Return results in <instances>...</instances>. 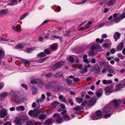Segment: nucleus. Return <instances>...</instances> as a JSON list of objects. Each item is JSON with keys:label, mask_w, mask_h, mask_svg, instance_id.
Returning <instances> with one entry per match:
<instances>
[{"label": "nucleus", "mask_w": 125, "mask_h": 125, "mask_svg": "<svg viewBox=\"0 0 125 125\" xmlns=\"http://www.w3.org/2000/svg\"><path fill=\"white\" fill-rule=\"evenodd\" d=\"M4 52L2 50L0 49V58L1 59L2 58V56L4 54Z\"/></svg>", "instance_id": "a18cd8bd"}, {"label": "nucleus", "mask_w": 125, "mask_h": 125, "mask_svg": "<svg viewBox=\"0 0 125 125\" xmlns=\"http://www.w3.org/2000/svg\"><path fill=\"white\" fill-rule=\"evenodd\" d=\"M105 25L106 26H108L111 25L113 24L112 21H106L105 22Z\"/></svg>", "instance_id": "58836bf2"}, {"label": "nucleus", "mask_w": 125, "mask_h": 125, "mask_svg": "<svg viewBox=\"0 0 125 125\" xmlns=\"http://www.w3.org/2000/svg\"><path fill=\"white\" fill-rule=\"evenodd\" d=\"M14 123L17 125H21L23 123V121L19 118H17L15 119Z\"/></svg>", "instance_id": "39448f33"}, {"label": "nucleus", "mask_w": 125, "mask_h": 125, "mask_svg": "<svg viewBox=\"0 0 125 125\" xmlns=\"http://www.w3.org/2000/svg\"><path fill=\"white\" fill-rule=\"evenodd\" d=\"M49 58V57L47 56L44 58H41L36 60V62L39 63H41L47 61Z\"/></svg>", "instance_id": "0eeeda50"}, {"label": "nucleus", "mask_w": 125, "mask_h": 125, "mask_svg": "<svg viewBox=\"0 0 125 125\" xmlns=\"http://www.w3.org/2000/svg\"><path fill=\"white\" fill-rule=\"evenodd\" d=\"M91 46V50H96L97 51L100 52L102 50L101 48L98 44H97L95 43H92L89 45Z\"/></svg>", "instance_id": "f03ea898"}, {"label": "nucleus", "mask_w": 125, "mask_h": 125, "mask_svg": "<svg viewBox=\"0 0 125 125\" xmlns=\"http://www.w3.org/2000/svg\"><path fill=\"white\" fill-rule=\"evenodd\" d=\"M67 84L69 85H71L72 82V81L71 80L69 79H67L66 80Z\"/></svg>", "instance_id": "09e8293b"}, {"label": "nucleus", "mask_w": 125, "mask_h": 125, "mask_svg": "<svg viewBox=\"0 0 125 125\" xmlns=\"http://www.w3.org/2000/svg\"><path fill=\"white\" fill-rule=\"evenodd\" d=\"M33 50V49L32 48H27L26 49V51L27 52L29 53L31 52Z\"/></svg>", "instance_id": "6e6d98bb"}, {"label": "nucleus", "mask_w": 125, "mask_h": 125, "mask_svg": "<svg viewBox=\"0 0 125 125\" xmlns=\"http://www.w3.org/2000/svg\"><path fill=\"white\" fill-rule=\"evenodd\" d=\"M104 2V0H101L98 3L100 5H102Z\"/></svg>", "instance_id": "69168bd1"}, {"label": "nucleus", "mask_w": 125, "mask_h": 125, "mask_svg": "<svg viewBox=\"0 0 125 125\" xmlns=\"http://www.w3.org/2000/svg\"><path fill=\"white\" fill-rule=\"evenodd\" d=\"M45 53L47 54H49L50 53V51L48 49H47L44 50Z\"/></svg>", "instance_id": "5fc2aeb1"}, {"label": "nucleus", "mask_w": 125, "mask_h": 125, "mask_svg": "<svg viewBox=\"0 0 125 125\" xmlns=\"http://www.w3.org/2000/svg\"><path fill=\"white\" fill-rule=\"evenodd\" d=\"M117 56L118 57H119L121 59H123L125 58V56L122 55L121 53L118 54Z\"/></svg>", "instance_id": "de8ad7c7"}, {"label": "nucleus", "mask_w": 125, "mask_h": 125, "mask_svg": "<svg viewBox=\"0 0 125 125\" xmlns=\"http://www.w3.org/2000/svg\"><path fill=\"white\" fill-rule=\"evenodd\" d=\"M122 87L121 84H117L115 86V91H118L121 89Z\"/></svg>", "instance_id": "a878e982"}, {"label": "nucleus", "mask_w": 125, "mask_h": 125, "mask_svg": "<svg viewBox=\"0 0 125 125\" xmlns=\"http://www.w3.org/2000/svg\"><path fill=\"white\" fill-rule=\"evenodd\" d=\"M123 46H124L123 43H121L118 45L117 46L116 48L117 50L118 51H121L123 48Z\"/></svg>", "instance_id": "2eb2a0df"}, {"label": "nucleus", "mask_w": 125, "mask_h": 125, "mask_svg": "<svg viewBox=\"0 0 125 125\" xmlns=\"http://www.w3.org/2000/svg\"><path fill=\"white\" fill-rule=\"evenodd\" d=\"M59 99L62 101L64 102V103H67V101H66L65 98L62 95H60L59 96Z\"/></svg>", "instance_id": "cd10ccee"}, {"label": "nucleus", "mask_w": 125, "mask_h": 125, "mask_svg": "<svg viewBox=\"0 0 125 125\" xmlns=\"http://www.w3.org/2000/svg\"><path fill=\"white\" fill-rule=\"evenodd\" d=\"M106 63V62L104 60H100L99 62V64L101 66L103 65H104Z\"/></svg>", "instance_id": "37998d69"}, {"label": "nucleus", "mask_w": 125, "mask_h": 125, "mask_svg": "<svg viewBox=\"0 0 125 125\" xmlns=\"http://www.w3.org/2000/svg\"><path fill=\"white\" fill-rule=\"evenodd\" d=\"M57 45L56 44H52L51 46V49L53 50H54L57 49Z\"/></svg>", "instance_id": "c85d7f7f"}, {"label": "nucleus", "mask_w": 125, "mask_h": 125, "mask_svg": "<svg viewBox=\"0 0 125 125\" xmlns=\"http://www.w3.org/2000/svg\"><path fill=\"white\" fill-rule=\"evenodd\" d=\"M112 88L107 87L105 89V92L107 95L110 94L112 92Z\"/></svg>", "instance_id": "423d86ee"}, {"label": "nucleus", "mask_w": 125, "mask_h": 125, "mask_svg": "<svg viewBox=\"0 0 125 125\" xmlns=\"http://www.w3.org/2000/svg\"><path fill=\"white\" fill-rule=\"evenodd\" d=\"M28 118V117L24 115L23 116L22 118V119L24 120H25L27 119Z\"/></svg>", "instance_id": "0e129e2a"}, {"label": "nucleus", "mask_w": 125, "mask_h": 125, "mask_svg": "<svg viewBox=\"0 0 125 125\" xmlns=\"http://www.w3.org/2000/svg\"><path fill=\"white\" fill-rule=\"evenodd\" d=\"M9 94L7 92H3L0 94V97L2 98L6 97Z\"/></svg>", "instance_id": "412c9836"}, {"label": "nucleus", "mask_w": 125, "mask_h": 125, "mask_svg": "<svg viewBox=\"0 0 125 125\" xmlns=\"http://www.w3.org/2000/svg\"><path fill=\"white\" fill-rule=\"evenodd\" d=\"M64 63L65 62H59L55 64L54 65V66L55 68H57L62 66Z\"/></svg>", "instance_id": "9d476101"}, {"label": "nucleus", "mask_w": 125, "mask_h": 125, "mask_svg": "<svg viewBox=\"0 0 125 125\" xmlns=\"http://www.w3.org/2000/svg\"><path fill=\"white\" fill-rule=\"evenodd\" d=\"M43 100L41 98H40L39 99H38L37 101V102L38 103H40L41 102H42Z\"/></svg>", "instance_id": "680f3d73"}, {"label": "nucleus", "mask_w": 125, "mask_h": 125, "mask_svg": "<svg viewBox=\"0 0 125 125\" xmlns=\"http://www.w3.org/2000/svg\"><path fill=\"white\" fill-rule=\"evenodd\" d=\"M61 88V86L60 85H56L53 87L52 90L54 91H58L60 90Z\"/></svg>", "instance_id": "4468645a"}, {"label": "nucleus", "mask_w": 125, "mask_h": 125, "mask_svg": "<svg viewBox=\"0 0 125 125\" xmlns=\"http://www.w3.org/2000/svg\"><path fill=\"white\" fill-rule=\"evenodd\" d=\"M96 95L98 97H100L102 94V90H99L97 91L96 93Z\"/></svg>", "instance_id": "393cba45"}, {"label": "nucleus", "mask_w": 125, "mask_h": 125, "mask_svg": "<svg viewBox=\"0 0 125 125\" xmlns=\"http://www.w3.org/2000/svg\"><path fill=\"white\" fill-rule=\"evenodd\" d=\"M7 114L6 111L4 109L1 110L0 113V117L1 118L4 117Z\"/></svg>", "instance_id": "6e6552de"}, {"label": "nucleus", "mask_w": 125, "mask_h": 125, "mask_svg": "<svg viewBox=\"0 0 125 125\" xmlns=\"http://www.w3.org/2000/svg\"><path fill=\"white\" fill-rule=\"evenodd\" d=\"M112 83L111 80H103V83L104 84H111Z\"/></svg>", "instance_id": "aec40b11"}, {"label": "nucleus", "mask_w": 125, "mask_h": 125, "mask_svg": "<svg viewBox=\"0 0 125 125\" xmlns=\"http://www.w3.org/2000/svg\"><path fill=\"white\" fill-rule=\"evenodd\" d=\"M63 118L64 120L66 121L69 120L70 119V118L67 115H63Z\"/></svg>", "instance_id": "473e14b6"}, {"label": "nucleus", "mask_w": 125, "mask_h": 125, "mask_svg": "<svg viewBox=\"0 0 125 125\" xmlns=\"http://www.w3.org/2000/svg\"><path fill=\"white\" fill-rule=\"evenodd\" d=\"M17 0H11V2L7 4L8 6H13L16 5L18 4Z\"/></svg>", "instance_id": "ddd939ff"}, {"label": "nucleus", "mask_w": 125, "mask_h": 125, "mask_svg": "<svg viewBox=\"0 0 125 125\" xmlns=\"http://www.w3.org/2000/svg\"><path fill=\"white\" fill-rule=\"evenodd\" d=\"M52 83L50 82L46 85L45 87L47 89H49L52 87Z\"/></svg>", "instance_id": "c9c22d12"}, {"label": "nucleus", "mask_w": 125, "mask_h": 125, "mask_svg": "<svg viewBox=\"0 0 125 125\" xmlns=\"http://www.w3.org/2000/svg\"><path fill=\"white\" fill-rule=\"evenodd\" d=\"M62 76V73L61 72L59 73L56 74L55 75V76L57 77H59Z\"/></svg>", "instance_id": "8fccbe9b"}, {"label": "nucleus", "mask_w": 125, "mask_h": 125, "mask_svg": "<svg viewBox=\"0 0 125 125\" xmlns=\"http://www.w3.org/2000/svg\"><path fill=\"white\" fill-rule=\"evenodd\" d=\"M120 100H114L110 103L107 104L104 107L102 110V112L104 113H106L110 112L111 108L113 107H117L118 105L122 103Z\"/></svg>", "instance_id": "f257e3e1"}, {"label": "nucleus", "mask_w": 125, "mask_h": 125, "mask_svg": "<svg viewBox=\"0 0 125 125\" xmlns=\"http://www.w3.org/2000/svg\"><path fill=\"white\" fill-rule=\"evenodd\" d=\"M51 38H50V39L51 40H53V39H52V38H54L55 39H59L60 40H62V38L61 37L56 35H53L51 36Z\"/></svg>", "instance_id": "c756f323"}, {"label": "nucleus", "mask_w": 125, "mask_h": 125, "mask_svg": "<svg viewBox=\"0 0 125 125\" xmlns=\"http://www.w3.org/2000/svg\"><path fill=\"white\" fill-rule=\"evenodd\" d=\"M107 68V71L109 73H113L114 72V69L111 66H108L106 67Z\"/></svg>", "instance_id": "f3484780"}, {"label": "nucleus", "mask_w": 125, "mask_h": 125, "mask_svg": "<svg viewBox=\"0 0 125 125\" xmlns=\"http://www.w3.org/2000/svg\"><path fill=\"white\" fill-rule=\"evenodd\" d=\"M27 125H33L34 121L33 122L30 121H28L26 122Z\"/></svg>", "instance_id": "c03bdc74"}, {"label": "nucleus", "mask_w": 125, "mask_h": 125, "mask_svg": "<svg viewBox=\"0 0 125 125\" xmlns=\"http://www.w3.org/2000/svg\"><path fill=\"white\" fill-rule=\"evenodd\" d=\"M8 13V10L7 9H3L0 10V16L6 15Z\"/></svg>", "instance_id": "f8f14e48"}, {"label": "nucleus", "mask_w": 125, "mask_h": 125, "mask_svg": "<svg viewBox=\"0 0 125 125\" xmlns=\"http://www.w3.org/2000/svg\"><path fill=\"white\" fill-rule=\"evenodd\" d=\"M46 55V54L44 52H41L39 53L37 55L38 57H43Z\"/></svg>", "instance_id": "4be33fe9"}, {"label": "nucleus", "mask_w": 125, "mask_h": 125, "mask_svg": "<svg viewBox=\"0 0 125 125\" xmlns=\"http://www.w3.org/2000/svg\"><path fill=\"white\" fill-rule=\"evenodd\" d=\"M91 65L90 64H88L87 65H85L84 66V68L87 69V68L91 67Z\"/></svg>", "instance_id": "bf43d9fd"}, {"label": "nucleus", "mask_w": 125, "mask_h": 125, "mask_svg": "<svg viewBox=\"0 0 125 125\" xmlns=\"http://www.w3.org/2000/svg\"><path fill=\"white\" fill-rule=\"evenodd\" d=\"M60 104L59 102L55 101H54L52 104V106L56 107L58 106L59 105H60Z\"/></svg>", "instance_id": "5701e85b"}, {"label": "nucleus", "mask_w": 125, "mask_h": 125, "mask_svg": "<svg viewBox=\"0 0 125 125\" xmlns=\"http://www.w3.org/2000/svg\"><path fill=\"white\" fill-rule=\"evenodd\" d=\"M45 123L46 125H50L53 124V122L52 120L48 119L45 121Z\"/></svg>", "instance_id": "a211bd4d"}, {"label": "nucleus", "mask_w": 125, "mask_h": 125, "mask_svg": "<svg viewBox=\"0 0 125 125\" xmlns=\"http://www.w3.org/2000/svg\"><path fill=\"white\" fill-rule=\"evenodd\" d=\"M0 40L2 41L7 42H13L12 41L9 40L8 39H5L3 38H0Z\"/></svg>", "instance_id": "e433bc0d"}, {"label": "nucleus", "mask_w": 125, "mask_h": 125, "mask_svg": "<svg viewBox=\"0 0 125 125\" xmlns=\"http://www.w3.org/2000/svg\"><path fill=\"white\" fill-rule=\"evenodd\" d=\"M96 115L98 117H97L95 115L93 116L92 118V119L93 120H96L99 119V117H101L102 115V113L99 110L97 111L96 113Z\"/></svg>", "instance_id": "7ed1b4c3"}, {"label": "nucleus", "mask_w": 125, "mask_h": 125, "mask_svg": "<svg viewBox=\"0 0 125 125\" xmlns=\"http://www.w3.org/2000/svg\"><path fill=\"white\" fill-rule=\"evenodd\" d=\"M4 125H11V123L9 122H7L4 123Z\"/></svg>", "instance_id": "774afa93"}, {"label": "nucleus", "mask_w": 125, "mask_h": 125, "mask_svg": "<svg viewBox=\"0 0 125 125\" xmlns=\"http://www.w3.org/2000/svg\"><path fill=\"white\" fill-rule=\"evenodd\" d=\"M69 61L71 63L73 62L74 61V59L72 56H70L69 57Z\"/></svg>", "instance_id": "3c124183"}, {"label": "nucleus", "mask_w": 125, "mask_h": 125, "mask_svg": "<svg viewBox=\"0 0 125 125\" xmlns=\"http://www.w3.org/2000/svg\"><path fill=\"white\" fill-rule=\"evenodd\" d=\"M40 80L39 79H36L35 80H32L31 81V83L32 84H35L37 83H41L40 82Z\"/></svg>", "instance_id": "bb28decb"}, {"label": "nucleus", "mask_w": 125, "mask_h": 125, "mask_svg": "<svg viewBox=\"0 0 125 125\" xmlns=\"http://www.w3.org/2000/svg\"><path fill=\"white\" fill-rule=\"evenodd\" d=\"M94 51L95 50H92V51L89 52L88 53L89 55V56L94 55L95 54Z\"/></svg>", "instance_id": "79ce46f5"}, {"label": "nucleus", "mask_w": 125, "mask_h": 125, "mask_svg": "<svg viewBox=\"0 0 125 125\" xmlns=\"http://www.w3.org/2000/svg\"><path fill=\"white\" fill-rule=\"evenodd\" d=\"M12 29L14 30L17 31H19L21 30V27L19 25H15L12 26Z\"/></svg>", "instance_id": "1a4fd4ad"}, {"label": "nucleus", "mask_w": 125, "mask_h": 125, "mask_svg": "<svg viewBox=\"0 0 125 125\" xmlns=\"http://www.w3.org/2000/svg\"><path fill=\"white\" fill-rule=\"evenodd\" d=\"M95 102V101L93 99L91 100L89 102V104L91 105H93Z\"/></svg>", "instance_id": "603ef678"}, {"label": "nucleus", "mask_w": 125, "mask_h": 125, "mask_svg": "<svg viewBox=\"0 0 125 125\" xmlns=\"http://www.w3.org/2000/svg\"><path fill=\"white\" fill-rule=\"evenodd\" d=\"M83 107L81 106H77L75 107H74L73 109L74 110L77 112L80 111V110L83 109ZM79 113H80V111H79Z\"/></svg>", "instance_id": "6ab92c4d"}, {"label": "nucleus", "mask_w": 125, "mask_h": 125, "mask_svg": "<svg viewBox=\"0 0 125 125\" xmlns=\"http://www.w3.org/2000/svg\"><path fill=\"white\" fill-rule=\"evenodd\" d=\"M83 98H80L79 97H77L76 98V101L78 103H80L83 101Z\"/></svg>", "instance_id": "7c9ffc66"}, {"label": "nucleus", "mask_w": 125, "mask_h": 125, "mask_svg": "<svg viewBox=\"0 0 125 125\" xmlns=\"http://www.w3.org/2000/svg\"><path fill=\"white\" fill-rule=\"evenodd\" d=\"M87 69L85 68L84 67V68H83L82 70H81V73L83 74H84L85 73H87Z\"/></svg>", "instance_id": "4c0bfd02"}, {"label": "nucleus", "mask_w": 125, "mask_h": 125, "mask_svg": "<svg viewBox=\"0 0 125 125\" xmlns=\"http://www.w3.org/2000/svg\"><path fill=\"white\" fill-rule=\"evenodd\" d=\"M111 115V114H108L104 115V117L105 118H108L110 117Z\"/></svg>", "instance_id": "052dcab7"}, {"label": "nucleus", "mask_w": 125, "mask_h": 125, "mask_svg": "<svg viewBox=\"0 0 125 125\" xmlns=\"http://www.w3.org/2000/svg\"><path fill=\"white\" fill-rule=\"evenodd\" d=\"M122 19L119 17H117L114 19L113 21L115 23H116L118 22Z\"/></svg>", "instance_id": "72a5a7b5"}, {"label": "nucleus", "mask_w": 125, "mask_h": 125, "mask_svg": "<svg viewBox=\"0 0 125 125\" xmlns=\"http://www.w3.org/2000/svg\"><path fill=\"white\" fill-rule=\"evenodd\" d=\"M73 80L74 81L78 82L80 81V79L78 77L74 78V77L73 79Z\"/></svg>", "instance_id": "4d7b16f0"}, {"label": "nucleus", "mask_w": 125, "mask_h": 125, "mask_svg": "<svg viewBox=\"0 0 125 125\" xmlns=\"http://www.w3.org/2000/svg\"><path fill=\"white\" fill-rule=\"evenodd\" d=\"M116 0H107L105 3V5L108 6H113L115 4Z\"/></svg>", "instance_id": "20e7f679"}, {"label": "nucleus", "mask_w": 125, "mask_h": 125, "mask_svg": "<svg viewBox=\"0 0 125 125\" xmlns=\"http://www.w3.org/2000/svg\"><path fill=\"white\" fill-rule=\"evenodd\" d=\"M28 14V13H26L24 14V15L21 16L20 18V20H21L23 19H24V18H25L26 16Z\"/></svg>", "instance_id": "49530a36"}, {"label": "nucleus", "mask_w": 125, "mask_h": 125, "mask_svg": "<svg viewBox=\"0 0 125 125\" xmlns=\"http://www.w3.org/2000/svg\"><path fill=\"white\" fill-rule=\"evenodd\" d=\"M43 37H42L41 36H39L38 38L40 42L43 41Z\"/></svg>", "instance_id": "e2e57ef3"}, {"label": "nucleus", "mask_w": 125, "mask_h": 125, "mask_svg": "<svg viewBox=\"0 0 125 125\" xmlns=\"http://www.w3.org/2000/svg\"><path fill=\"white\" fill-rule=\"evenodd\" d=\"M24 46V44H20L17 45L16 47V49H18L21 48H23Z\"/></svg>", "instance_id": "f704fd0d"}, {"label": "nucleus", "mask_w": 125, "mask_h": 125, "mask_svg": "<svg viewBox=\"0 0 125 125\" xmlns=\"http://www.w3.org/2000/svg\"><path fill=\"white\" fill-rule=\"evenodd\" d=\"M120 36V34L118 32H116L114 35V37L115 42L119 39Z\"/></svg>", "instance_id": "9b49d317"}, {"label": "nucleus", "mask_w": 125, "mask_h": 125, "mask_svg": "<svg viewBox=\"0 0 125 125\" xmlns=\"http://www.w3.org/2000/svg\"><path fill=\"white\" fill-rule=\"evenodd\" d=\"M87 56L86 54H84L83 56V62L86 63H88L90 62V61L88 60V59L87 58Z\"/></svg>", "instance_id": "dca6fc26"}, {"label": "nucleus", "mask_w": 125, "mask_h": 125, "mask_svg": "<svg viewBox=\"0 0 125 125\" xmlns=\"http://www.w3.org/2000/svg\"><path fill=\"white\" fill-rule=\"evenodd\" d=\"M52 110H48L45 111V112L47 115H49L52 113Z\"/></svg>", "instance_id": "a19ab883"}, {"label": "nucleus", "mask_w": 125, "mask_h": 125, "mask_svg": "<svg viewBox=\"0 0 125 125\" xmlns=\"http://www.w3.org/2000/svg\"><path fill=\"white\" fill-rule=\"evenodd\" d=\"M39 118L40 120L45 119L46 118V115H44L41 114L39 116Z\"/></svg>", "instance_id": "2f4dec72"}, {"label": "nucleus", "mask_w": 125, "mask_h": 125, "mask_svg": "<svg viewBox=\"0 0 125 125\" xmlns=\"http://www.w3.org/2000/svg\"><path fill=\"white\" fill-rule=\"evenodd\" d=\"M42 124L40 122H36L34 121L33 125H41Z\"/></svg>", "instance_id": "864d4df0"}, {"label": "nucleus", "mask_w": 125, "mask_h": 125, "mask_svg": "<svg viewBox=\"0 0 125 125\" xmlns=\"http://www.w3.org/2000/svg\"><path fill=\"white\" fill-rule=\"evenodd\" d=\"M62 119L61 118L59 117L58 118L56 119V122L58 123H60L62 121Z\"/></svg>", "instance_id": "ea45409f"}, {"label": "nucleus", "mask_w": 125, "mask_h": 125, "mask_svg": "<svg viewBox=\"0 0 125 125\" xmlns=\"http://www.w3.org/2000/svg\"><path fill=\"white\" fill-rule=\"evenodd\" d=\"M16 109L17 111L19 110L23 111L24 110V107L23 106H20L17 107L16 108Z\"/></svg>", "instance_id": "b1692460"}, {"label": "nucleus", "mask_w": 125, "mask_h": 125, "mask_svg": "<svg viewBox=\"0 0 125 125\" xmlns=\"http://www.w3.org/2000/svg\"><path fill=\"white\" fill-rule=\"evenodd\" d=\"M120 17L122 19L125 18V13H124L121 15H120Z\"/></svg>", "instance_id": "338daca9"}, {"label": "nucleus", "mask_w": 125, "mask_h": 125, "mask_svg": "<svg viewBox=\"0 0 125 125\" xmlns=\"http://www.w3.org/2000/svg\"><path fill=\"white\" fill-rule=\"evenodd\" d=\"M33 113V111L32 110H30L29 112V114L30 116H32Z\"/></svg>", "instance_id": "13d9d810"}]
</instances>
